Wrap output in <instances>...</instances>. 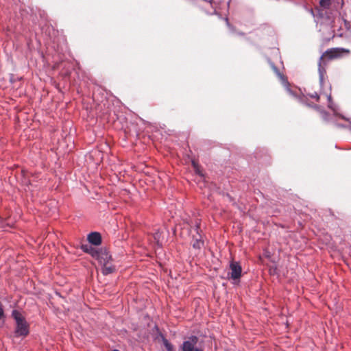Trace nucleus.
Instances as JSON below:
<instances>
[{
	"instance_id": "1a4fd4ad",
	"label": "nucleus",
	"mask_w": 351,
	"mask_h": 351,
	"mask_svg": "<svg viewBox=\"0 0 351 351\" xmlns=\"http://www.w3.org/2000/svg\"><path fill=\"white\" fill-rule=\"evenodd\" d=\"M81 249L86 253L91 254L93 256H97L98 252L93 248L91 245L88 244H82L81 245Z\"/></svg>"
},
{
	"instance_id": "0eeeda50",
	"label": "nucleus",
	"mask_w": 351,
	"mask_h": 351,
	"mask_svg": "<svg viewBox=\"0 0 351 351\" xmlns=\"http://www.w3.org/2000/svg\"><path fill=\"white\" fill-rule=\"evenodd\" d=\"M88 242L95 245H99L101 243V236L97 232L90 233L87 237Z\"/></svg>"
},
{
	"instance_id": "39448f33",
	"label": "nucleus",
	"mask_w": 351,
	"mask_h": 351,
	"mask_svg": "<svg viewBox=\"0 0 351 351\" xmlns=\"http://www.w3.org/2000/svg\"><path fill=\"white\" fill-rule=\"evenodd\" d=\"M198 338L196 336H191L187 340L184 341L182 346V351H203L202 349L196 347Z\"/></svg>"
},
{
	"instance_id": "f03ea898",
	"label": "nucleus",
	"mask_w": 351,
	"mask_h": 351,
	"mask_svg": "<svg viewBox=\"0 0 351 351\" xmlns=\"http://www.w3.org/2000/svg\"><path fill=\"white\" fill-rule=\"evenodd\" d=\"M330 3L331 0H320V8L319 9L318 12L319 17L323 20V23H325L326 25L330 27H333L335 16L330 12H329L328 10Z\"/></svg>"
},
{
	"instance_id": "ddd939ff",
	"label": "nucleus",
	"mask_w": 351,
	"mask_h": 351,
	"mask_svg": "<svg viewBox=\"0 0 351 351\" xmlns=\"http://www.w3.org/2000/svg\"><path fill=\"white\" fill-rule=\"evenodd\" d=\"M192 165L196 173L199 174L201 176H203L202 171L200 170V167L198 163L195 160H192Z\"/></svg>"
},
{
	"instance_id": "dca6fc26",
	"label": "nucleus",
	"mask_w": 351,
	"mask_h": 351,
	"mask_svg": "<svg viewBox=\"0 0 351 351\" xmlns=\"http://www.w3.org/2000/svg\"><path fill=\"white\" fill-rule=\"evenodd\" d=\"M202 1H204L208 5H210V3L208 2L207 1H205V0H202Z\"/></svg>"
},
{
	"instance_id": "f257e3e1",
	"label": "nucleus",
	"mask_w": 351,
	"mask_h": 351,
	"mask_svg": "<svg viewBox=\"0 0 351 351\" xmlns=\"http://www.w3.org/2000/svg\"><path fill=\"white\" fill-rule=\"evenodd\" d=\"M12 316L16 324L15 329L16 336H27L29 334V326L23 315L19 311L14 310L12 313Z\"/></svg>"
},
{
	"instance_id": "423d86ee",
	"label": "nucleus",
	"mask_w": 351,
	"mask_h": 351,
	"mask_svg": "<svg viewBox=\"0 0 351 351\" xmlns=\"http://www.w3.org/2000/svg\"><path fill=\"white\" fill-rule=\"evenodd\" d=\"M326 60L325 59H321L320 58L318 62V72L321 84L323 83L325 75L326 74Z\"/></svg>"
},
{
	"instance_id": "9d476101",
	"label": "nucleus",
	"mask_w": 351,
	"mask_h": 351,
	"mask_svg": "<svg viewBox=\"0 0 351 351\" xmlns=\"http://www.w3.org/2000/svg\"><path fill=\"white\" fill-rule=\"evenodd\" d=\"M198 238L194 239L193 242V247L194 249L199 250L204 246V241L202 239L201 235L199 234Z\"/></svg>"
},
{
	"instance_id": "6e6552de",
	"label": "nucleus",
	"mask_w": 351,
	"mask_h": 351,
	"mask_svg": "<svg viewBox=\"0 0 351 351\" xmlns=\"http://www.w3.org/2000/svg\"><path fill=\"white\" fill-rule=\"evenodd\" d=\"M96 257L99 259V262L101 264L110 263L111 260V256L108 254V252L104 251L98 252Z\"/></svg>"
},
{
	"instance_id": "4468645a",
	"label": "nucleus",
	"mask_w": 351,
	"mask_h": 351,
	"mask_svg": "<svg viewBox=\"0 0 351 351\" xmlns=\"http://www.w3.org/2000/svg\"><path fill=\"white\" fill-rule=\"evenodd\" d=\"M235 33L239 35V36H244L245 35V33L244 32H235Z\"/></svg>"
},
{
	"instance_id": "f3484780",
	"label": "nucleus",
	"mask_w": 351,
	"mask_h": 351,
	"mask_svg": "<svg viewBox=\"0 0 351 351\" xmlns=\"http://www.w3.org/2000/svg\"><path fill=\"white\" fill-rule=\"evenodd\" d=\"M199 225L197 224V225L196 226V230H197V233H198V230H199Z\"/></svg>"
},
{
	"instance_id": "7ed1b4c3",
	"label": "nucleus",
	"mask_w": 351,
	"mask_h": 351,
	"mask_svg": "<svg viewBox=\"0 0 351 351\" xmlns=\"http://www.w3.org/2000/svg\"><path fill=\"white\" fill-rule=\"evenodd\" d=\"M350 51L344 48H330L326 50L321 56V59H325L326 61L342 58L345 54L348 55Z\"/></svg>"
},
{
	"instance_id": "f8f14e48",
	"label": "nucleus",
	"mask_w": 351,
	"mask_h": 351,
	"mask_svg": "<svg viewBox=\"0 0 351 351\" xmlns=\"http://www.w3.org/2000/svg\"><path fill=\"white\" fill-rule=\"evenodd\" d=\"M166 351H174L173 345L165 338L162 339Z\"/></svg>"
},
{
	"instance_id": "2eb2a0df",
	"label": "nucleus",
	"mask_w": 351,
	"mask_h": 351,
	"mask_svg": "<svg viewBox=\"0 0 351 351\" xmlns=\"http://www.w3.org/2000/svg\"><path fill=\"white\" fill-rule=\"evenodd\" d=\"M312 97L315 98L317 100H319V96L315 93V95H312Z\"/></svg>"
},
{
	"instance_id": "20e7f679",
	"label": "nucleus",
	"mask_w": 351,
	"mask_h": 351,
	"mask_svg": "<svg viewBox=\"0 0 351 351\" xmlns=\"http://www.w3.org/2000/svg\"><path fill=\"white\" fill-rule=\"evenodd\" d=\"M229 267L230 270V272L228 273L229 278L239 281L242 274V267L240 263L232 260L230 262Z\"/></svg>"
},
{
	"instance_id": "9b49d317",
	"label": "nucleus",
	"mask_w": 351,
	"mask_h": 351,
	"mask_svg": "<svg viewBox=\"0 0 351 351\" xmlns=\"http://www.w3.org/2000/svg\"><path fill=\"white\" fill-rule=\"evenodd\" d=\"M115 270V267L109 263H105L103 265V274L108 275L112 273Z\"/></svg>"
},
{
	"instance_id": "a211bd4d",
	"label": "nucleus",
	"mask_w": 351,
	"mask_h": 351,
	"mask_svg": "<svg viewBox=\"0 0 351 351\" xmlns=\"http://www.w3.org/2000/svg\"><path fill=\"white\" fill-rule=\"evenodd\" d=\"M343 0H341V6L342 7V6H343Z\"/></svg>"
}]
</instances>
